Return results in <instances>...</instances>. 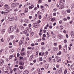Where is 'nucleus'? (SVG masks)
<instances>
[{"label": "nucleus", "mask_w": 74, "mask_h": 74, "mask_svg": "<svg viewBox=\"0 0 74 74\" xmlns=\"http://www.w3.org/2000/svg\"><path fill=\"white\" fill-rule=\"evenodd\" d=\"M53 49L54 51H58V48L57 47H53Z\"/></svg>", "instance_id": "obj_10"}, {"label": "nucleus", "mask_w": 74, "mask_h": 74, "mask_svg": "<svg viewBox=\"0 0 74 74\" xmlns=\"http://www.w3.org/2000/svg\"><path fill=\"white\" fill-rule=\"evenodd\" d=\"M20 30H23L24 29V27L23 26H21L20 27Z\"/></svg>", "instance_id": "obj_13"}, {"label": "nucleus", "mask_w": 74, "mask_h": 74, "mask_svg": "<svg viewBox=\"0 0 74 74\" xmlns=\"http://www.w3.org/2000/svg\"><path fill=\"white\" fill-rule=\"evenodd\" d=\"M49 27L50 29H52V26L51 25L49 26Z\"/></svg>", "instance_id": "obj_52"}, {"label": "nucleus", "mask_w": 74, "mask_h": 74, "mask_svg": "<svg viewBox=\"0 0 74 74\" xmlns=\"http://www.w3.org/2000/svg\"><path fill=\"white\" fill-rule=\"evenodd\" d=\"M25 22L26 23H28V22H29V21H28V20H27V19H25Z\"/></svg>", "instance_id": "obj_31"}, {"label": "nucleus", "mask_w": 74, "mask_h": 74, "mask_svg": "<svg viewBox=\"0 0 74 74\" xmlns=\"http://www.w3.org/2000/svg\"><path fill=\"white\" fill-rule=\"evenodd\" d=\"M3 49H1V50L0 51V53H1L2 52H3Z\"/></svg>", "instance_id": "obj_56"}, {"label": "nucleus", "mask_w": 74, "mask_h": 74, "mask_svg": "<svg viewBox=\"0 0 74 74\" xmlns=\"http://www.w3.org/2000/svg\"><path fill=\"white\" fill-rule=\"evenodd\" d=\"M62 54V52L61 51H59L58 53H57L58 55H60Z\"/></svg>", "instance_id": "obj_27"}, {"label": "nucleus", "mask_w": 74, "mask_h": 74, "mask_svg": "<svg viewBox=\"0 0 74 74\" xmlns=\"http://www.w3.org/2000/svg\"><path fill=\"white\" fill-rule=\"evenodd\" d=\"M1 42H4V40H3V38H2L1 39Z\"/></svg>", "instance_id": "obj_50"}, {"label": "nucleus", "mask_w": 74, "mask_h": 74, "mask_svg": "<svg viewBox=\"0 0 74 74\" xmlns=\"http://www.w3.org/2000/svg\"><path fill=\"white\" fill-rule=\"evenodd\" d=\"M57 45H58V44H57L56 43H54V45L55 46H57Z\"/></svg>", "instance_id": "obj_35"}, {"label": "nucleus", "mask_w": 74, "mask_h": 74, "mask_svg": "<svg viewBox=\"0 0 74 74\" xmlns=\"http://www.w3.org/2000/svg\"><path fill=\"white\" fill-rule=\"evenodd\" d=\"M54 11H56L57 10V9H56V8H55V9H54L53 10Z\"/></svg>", "instance_id": "obj_45"}, {"label": "nucleus", "mask_w": 74, "mask_h": 74, "mask_svg": "<svg viewBox=\"0 0 74 74\" xmlns=\"http://www.w3.org/2000/svg\"><path fill=\"white\" fill-rule=\"evenodd\" d=\"M55 19V18H51V21H52V20L53 21H54Z\"/></svg>", "instance_id": "obj_41"}, {"label": "nucleus", "mask_w": 74, "mask_h": 74, "mask_svg": "<svg viewBox=\"0 0 74 74\" xmlns=\"http://www.w3.org/2000/svg\"><path fill=\"white\" fill-rule=\"evenodd\" d=\"M19 64L20 65H23V64H24V62L22 61L20 62Z\"/></svg>", "instance_id": "obj_12"}, {"label": "nucleus", "mask_w": 74, "mask_h": 74, "mask_svg": "<svg viewBox=\"0 0 74 74\" xmlns=\"http://www.w3.org/2000/svg\"><path fill=\"white\" fill-rule=\"evenodd\" d=\"M64 8V7L63 6H61L59 7V9L61 10V9H62V8Z\"/></svg>", "instance_id": "obj_26"}, {"label": "nucleus", "mask_w": 74, "mask_h": 74, "mask_svg": "<svg viewBox=\"0 0 74 74\" xmlns=\"http://www.w3.org/2000/svg\"><path fill=\"white\" fill-rule=\"evenodd\" d=\"M23 58L22 57H20V58H19V60H23Z\"/></svg>", "instance_id": "obj_19"}, {"label": "nucleus", "mask_w": 74, "mask_h": 74, "mask_svg": "<svg viewBox=\"0 0 74 74\" xmlns=\"http://www.w3.org/2000/svg\"><path fill=\"white\" fill-rule=\"evenodd\" d=\"M24 74H29V71H25L23 72Z\"/></svg>", "instance_id": "obj_9"}, {"label": "nucleus", "mask_w": 74, "mask_h": 74, "mask_svg": "<svg viewBox=\"0 0 74 74\" xmlns=\"http://www.w3.org/2000/svg\"><path fill=\"white\" fill-rule=\"evenodd\" d=\"M14 17H12V18H10L9 19V20L10 21H13V20H14Z\"/></svg>", "instance_id": "obj_14"}, {"label": "nucleus", "mask_w": 74, "mask_h": 74, "mask_svg": "<svg viewBox=\"0 0 74 74\" xmlns=\"http://www.w3.org/2000/svg\"><path fill=\"white\" fill-rule=\"evenodd\" d=\"M23 32V33H24V34H26V33H27V30H26L24 31Z\"/></svg>", "instance_id": "obj_21"}, {"label": "nucleus", "mask_w": 74, "mask_h": 74, "mask_svg": "<svg viewBox=\"0 0 74 74\" xmlns=\"http://www.w3.org/2000/svg\"><path fill=\"white\" fill-rule=\"evenodd\" d=\"M16 70V68H14V71H15Z\"/></svg>", "instance_id": "obj_47"}, {"label": "nucleus", "mask_w": 74, "mask_h": 74, "mask_svg": "<svg viewBox=\"0 0 74 74\" xmlns=\"http://www.w3.org/2000/svg\"><path fill=\"white\" fill-rule=\"evenodd\" d=\"M67 73V69H66L65 71H64V74H66Z\"/></svg>", "instance_id": "obj_24"}, {"label": "nucleus", "mask_w": 74, "mask_h": 74, "mask_svg": "<svg viewBox=\"0 0 74 74\" xmlns=\"http://www.w3.org/2000/svg\"><path fill=\"white\" fill-rule=\"evenodd\" d=\"M8 10H7L6 11H5V13H8Z\"/></svg>", "instance_id": "obj_48"}, {"label": "nucleus", "mask_w": 74, "mask_h": 74, "mask_svg": "<svg viewBox=\"0 0 74 74\" xmlns=\"http://www.w3.org/2000/svg\"><path fill=\"white\" fill-rule=\"evenodd\" d=\"M3 71H4V72H5V73H8V71H7V69L5 68L4 69L3 68Z\"/></svg>", "instance_id": "obj_4"}, {"label": "nucleus", "mask_w": 74, "mask_h": 74, "mask_svg": "<svg viewBox=\"0 0 74 74\" xmlns=\"http://www.w3.org/2000/svg\"><path fill=\"white\" fill-rule=\"evenodd\" d=\"M19 4V3H15V5H18Z\"/></svg>", "instance_id": "obj_38"}, {"label": "nucleus", "mask_w": 74, "mask_h": 74, "mask_svg": "<svg viewBox=\"0 0 74 74\" xmlns=\"http://www.w3.org/2000/svg\"><path fill=\"white\" fill-rule=\"evenodd\" d=\"M16 25H14V29L16 30Z\"/></svg>", "instance_id": "obj_32"}, {"label": "nucleus", "mask_w": 74, "mask_h": 74, "mask_svg": "<svg viewBox=\"0 0 74 74\" xmlns=\"http://www.w3.org/2000/svg\"><path fill=\"white\" fill-rule=\"evenodd\" d=\"M29 18L30 19H32V16H29Z\"/></svg>", "instance_id": "obj_43"}, {"label": "nucleus", "mask_w": 74, "mask_h": 74, "mask_svg": "<svg viewBox=\"0 0 74 74\" xmlns=\"http://www.w3.org/2000/svg\"><path fill=\"white\" fill-rule=\"evenodd\" d=\"M33 56H34L33 55H32L30 56V58L29 59V61H32V59H33Z\"/></svg>", "instance_id": "obj_8"}, {"label": "nucleus", "mask_w": 74, "mask_h": 74, "mask_svg": "<svg viewBox=\"0 0 74 74\" xmlns=\"http://www.w3.org/2000/svg\"><path fill=\"white\" fill-rule=\"evenodd\" d=\"M39 3H41V0H39Z\"/></svg>", "instance_id": "obj_59"}, {"label": "nucleus", "mask_w": 74, "mask_h": 74, "mask_svg": "<svg viewBox=\"0 0 74 74\" xmlns=\"http://www.w3.org/2000/svg\"><path fill=\"white\" fill-rule=\"evenodd\" d=\"M37 23H34L33 25V26L34 27H35V28H37V27L36 26H37Z\"/></svg>", "instance_id": "obj_6"}, {"label": "nucleus", "mask_w": 74, "mask_h": 74, "mask_svg": "<svg viewBox=\"0 0 74 74\" xmlns=\"http://www.w3.org/2000/svg\"><path fill=\"white\" fill-rule=\"evenodd\" d=\"M45 44V43H44V42H43L41 43V45H44Z\"/></svg>", "instance_id": "obj_33"}, {"label": "nucleus", "mask_w": 74, "mask_h": 74, "mask_svg": "<svg viewBox=\"0 0 74 74\" xmlns=\"http://www.w3.org/2000/svg\"><path fill=\"white\" fill-rule=\"evenodd\" d=\"M62 35H59L58 36V38H59V39H61V38H62Z\"/></svg>", "instance_id": "obj_17"}, {"label": "nucleus", "mask_w": 74, "mask_h": 74, "mask_svg": "<svg viewBox=\"0 0 74 74\" xmlns=\"http://www.w3.org/2000/svg\"><path fill=\"white\" fill-rule=\"evenodd\" d=\"M43 37H46V35H45V34H43Z\"/></svg>", "instance_id": "obj_42"}, {"label": "nucleus", "mask_w": 74, "mask_h": 74, "mask_svg": "<svg viewBox=\"0 0 74 74\" xmlns=\"http://www.w3.org/2000/svg\"><path fill=\"white\" fill-rule=\"evenodd\" d=\"M40 8H41L42 9L44 8V6H42V5H41L40 6Z\"/></svg>", "instance_id": "obj_51"}, {"label": "nucleus", "mask_w": 74, "mask_h": 74, "mask_svg": "<svg viewBox=\"0 0 74 74\" xmlns=\"http://www.w3.org/2000/svg\"><path fill=\"white\" fill-rule=\"evenodd\" d=\"M60 30H62V29H63V26H62V25H61L60 26Z\"/></svg>", "instance_id": "obj_22"}, {"label": "nucleus", "mask_w": 74, "mask_h": 74, "mask_svg": "<svg viewBox=\"0 0 74 74\" xmlns=\"http://www.w3.org/2000/svg\"><path fill=\"white\" fill-rule=\"evenodd\" d=\"M28 8H25V13H27L28 12Z\"/></svg>", "instance_id": "obj_15"}, {"label": "nucleus", "mask_w": 74, "mask_h": 74, "mask_svg": "<svg viewBox=\"0 0 74 74\" xmlns=\"http://www.w3.org/2000/svg\"><path fill=\"white\" fill-rule=\"evenodd\" d=\"M46 54L47 55L48 54V52L47 51H46L45 52Z\"/></svg>", "instance_id": "obj_46"}, {"label": "nucleus", "mask_w": 74, "mask_h": 74, "mask_svg": "<svg viewBox=\"0 0 74 74\" xmlns=\"http://www.w3.org/2000/svg\"><path fill=\"white\" fill-rule=\"evenodd\" d=\"M25 53H21V55L23 56V55H25Z\"/></svg>", "instance_id": "obj_49"}, {"label": "nucleus", "mask_w": 74, "mask_h": 74, "mask_svg": "<svg viewBox=\"0 0 74 74\" xmlns=\"http://www.w3.org/2000/svg\"><path fill=\"white\" fill-rule=\"evenodd\" d=\"M24 50H25V48H22L21 49V51L22 52H23V51H24Z\"/></svg>", "instance_id": "obj_39"}, {"label": "nucleus", "mask_w": 74, "mask_h": 74, "mask_svg": "<svg viewBox=\"0 0 74 74\" xmlns=\"http://www.w3.org/2000/svg\"><path fill=\"white\" fill-rule=\"evenodd\" d=\"M57 62H59L60 61V59H59V58H58L57 59Z\"/></svg>", "instance_id": "obj_40"}, {"label": "nucleus", "mask_w": 74, "mask_h": 74, "mask_svg": "<svg viewBox=\"0 0 74 74\" xmlns=\"http://www.w3.org/2000/svg\"><path fill=\"white\" fill-rule=\"evenodd\" d=\"M18 9H16L14 10V11H18Z\"/></svg>", "instance_id": "obj_62"}, {"label": "nucleus", "mask_w": 74, "mask_h": 74, "mask_svg": "<svg viewBox=\"0 0 74 74\" xmlns=\"http://www.w3.org/2000/svg\"><path fill=\"white\" fill-rule=\"evenodd\" d=\"M60 5H63V3L62 2H60Z\"/></svg>", "instance_id": "obj_29"}, {"label": "nucleus", "mask_w": 74, "mask_h": 74, "mask_svg": "<svg viewBox=\"0 0 74 74\" xmlns=\"http://www.w3.org/2000/svg\"><path fill=\"white\" fill-rule=\"evenodd\" d=\"M62 14H63V15H65V14H66V12L65 11H63L62 12Z\"/></svg>", "instance_id": "obj_23"}, {"label": "nucleus", "mask_w": 74, "mask_h": 74, "mask_svg": "<svg viewBox=\"0 0 74 74\" xmlns=\"http://www.w3.org/2000/svg\"><path fill=\"white\" fill-rule=\"evenodd\" d=\"M29 40V37H27L26 39V40L27 41H28Z\"/></svg>", "instance_id": "obj_34"}, {"label": "nucleus", "mask_w": 74, "mask_h": 74, "mask_svg": "<svg viewBox=\"0 0 74 74\" xmlns=\"http://www.w3.org/2000/svg\"><path fill=\"white\" fill-rule=\"evenodd\" d=\"M66 47H64V48H63V49L64 51H66V52H67V46H66Z\"/></svg>", "instance_id": "obj_7"}, {"label": "nucleus", "mask_w": 74, "mask_h": 74, "mask_svg": "<svg viewBox=\"0 0 74 74\" xmlns=\"http://www.w3.org/2000/svg\"><path fill=\"white\" fill-rule=\"evenodd\" d=\"M67 18L68 19H70V17H69V16L67 17Z\"/></svg>", "instance_id": "obj_64"}, {"label": "nucleus", "mask_w": 74, "mask_h": 74, "mask_svg": "<svg viewBox=\"0 0 74 74\" xmlns=\"http://www.w3.org/2000/svg\"><path fill=\"white\" fill-rule=\"evenodd\" d=\"M34 7V6L33 4H31V6H29V9H32V8H33Z\"/></svg>", "instance_id": "obj_5"}, {"label": "nucleus", "mask_w": 74, "mask_h": 74, "mask_svg": "<svg viewBox=\"0 0 74 74\" xmlns=\"http://www.w3.org/2000/svg\"><path fill=\"white\" fill-rule=\"evenodd\" d=\"M63 1V2H65V0H60V2H61V1Z\"/></svg>", "instance_id": "obj_36"}, {"label": "nucleus", "mask_w": 74, "mask_h": 74, "mask_svg": "<svg viewBox=\"0 0 74 74\" xmlns=\"http://www.w3.org/2000/svg\"><path fill=\"white\" fill-rule=\"evenodd\" d=\"M71 35L72 38H74V33L73 31L71 32Z\"/></svg>", "instance_id": "obj_3"}, {"label": "nucleus", "mask_w": 74, "mask_h": 74, "mask_svg": "<svg viewBox=\"0 0 74 74\" xmlns=\"http://www.w3.org/2000/svg\"><path fill=\"white\" fill-rule=\"evenodd\" d=\"M63 20L64 21H67V18H65L63 19Z\"/></svg>", "instance_id": "obj_58"}, {"label": "nucleus", "mask_w": 74, "mask_h": 74, "mask_svg": "<svg viewBox=\"0 0 74 74\" xmlns=\"http://www.w3.org/2000/svg\"><path fill=\"white\" fill-rule=\"evenodd\" d=\"M20 68L21 69H23V67L22 66H20Z\"/></svg>", "instance_id": "obj_53"}, {"label": "nucleus", "mask_w": 74, "mask_h": 74, "mask_svg": "<svg viewBox=\"0 0 74 74\" xmlns=\"http://www.w3.org/2000/svg\"><path fill=\"white\" fill-rule=\"evenodd\" d=\"M70 10H69V9H68L67 10V12H68V13H70Z\"/></svg>", "instance_id": "obj_30"}, {"label": "nucleus", "mask_w": 74, "mask_h": 74, "mask_svg": "<svg viewBox=\"0 0 74 74\" xmlns=\"http://www.w3.org/2000/svg\"><path fill=\"white\" fill-rule=\"evenodd\" d=\"M71 68L72 69H74V65H72L71 66Z\"/></svg>", "instance_id": "obj_20"}, {"label": "nucleus", "mask_w": 74, "mask_h": 74, "mask_svg": "<svg viewBox=\"0 0 74 74\" xmlns=\"http://www.w3.org/2000/svg\"><path fill=\"white\" fill-rule=\"evenodd\" d=\"M34 10H37V7H36L34 8Z\"/></svg>", "instance_id": "obj_57"}, {"label": "nucleus", "mask_w": 74, "mask_h": 74, "mask_svg": "<svg viewBox=\"0 0 74 74\" xmlns=\"http://www.w3.org/2000/svg\"><path fill=\"white\" fill-rule=\"evenodd\" d=\"M56 15V13H54L53 14V16H55V15Z\"/></svg>", "instance_id": "obj_54"}, {"label": "nucleus", "mask_w": 74, "mask_h": 74, "mask_svg": "<svg viewBox=\"0 0 74 74\" xmlns=\"http://www.w3.org/2000/svg\"><path fill=\"white\" fill-rule=\"evenodd\" d=\"M40 61H42V58H40L39 59Z\"/></svg>", "instance_id": "obj_37"}, {"label": "nucleus", "mask_w": 74, "mask_h": 74, "mask_svg": "<svg viewBox=\"0 0 74 74\" xmlns=\"http://www.w3.org/2000/svg\"><path fill=\"white\" fill-rule=\"evenodd\" d=\"M27 49H31V47H27Z\"/></svg>", "instance_id": "obj_44"}, {"label": "nucleus", "mask_w": 74, "mask_h": 74, "mask_svg": "<svg viewBox=\"0 0 74 74\" xmlns=\"http://www.w3.org/2000/svg\"><path fill=\"white\" fill-rule=\"evenodd\" d=\"M24 40H21L19 42V44L20 45H21L23 43Z\"/></svg>", "instance_id": "obj_2"}, {"label": "nucleus", "mask_w": 74, "mask_h": 74, "mask_svg": "<svg viewBox=\"0 0 74 74\" xmlns=\"http://www.w3.org/2000/svg\"><path fill=\"white\" fill-rule=\"evenodd\" d=\"M14 37H15V36H14V35H12L11 36V38L12 39H13V38H14Z\"/></svg>", "instance_id": "obj_28"}, {"label": "nucleus", "mask_w": 74, "mask_h": 74, "mask_svg": "<svg viewBox=\"0 0 74 74\" xmlns=\"http://www.w3.org/2000/svg\"><path fill=\"white\" fill-rule=\"evenodd\" d=\"M11 6L13 7H16V5H15V3H12L11 5Z\"/></svg>", "instance_id": "obj_11"}, {"label": "nucleus", "mask_w": 74, "mask_h": 74, "mask_svg": "<svg viewBox=\"0 0 74 74\" xmlns=\"http://www.w3.org/2000/svg\"><path fill=\"white\" fill-rule=\"evenodd\" d=\"M27 30L28 31V32H30L31 30V28L29 27H28L27 28Z\"/></svg>", "instance_id": "obj_16"}, {"label": "nucleus", "mask_w": 74, "mask_h": 74, "mask_svg": "<svg viewBox=\"0 0 74 74\" xmlns=\"http://www.w3.org/2000/svg\"><path fill=\"white\" fill-rule=\"evenodd\" d=\"M64 42H65V43H66V42H67V40H64Z\"/></svg>", "instance_id": "obj_60"}, {"label": "nucleus", "mask_w": 74, "mask_h": 74, "mask_svg": "<svg viewBox=\"0 0 74 74\" xmlns=\"http://www.w3.org/2000/svg\"><path fill=\"white\" fill-rule=\"evenodd\" d=\"M4 18H3V19H2V20L1 21V22H3L4 21Z\"/></svg>", "instance_id": "obj_61"}, {"label": "nucleus", "mask_w": 74, "mask_h": 74, "mask_svg": "<svg viewBox=\"0 0 74 74\" xmlns=\"http://www.w3.org/2000/svg\"><path fill=\"white\" fill-rule=\"evenodd\" d=\"M26 36L28 37V36H29V34H26Z\"/></svg>", "instance_id": "obj_63"}, {"label": "nucleus", "mask_w": 74, "mask_h": 74, "mask_svg": "<svg viewBox=\"0 0 74 74\" xmlns=\"http://www.w3.org/2000/svg\"><path fill=\"white\" fill-rule=\"evenodd\" d=\"M0 62L1 63H4V60L1 59H0Z\"/></svg>", "instance_id": "obj_18"}, {"label": "nucleus", "mask_w": 74, "mask_h": 74, "mask_svg": "<svg viewBox=\"0 0 74 74\" xmlns=\"http://www.w3.org/2000/svg\"><path fill=\"white\" fill-rule=\"evenodd\" d=\"M58 72L59 73H62V69H60L59 71V70H58Z\"/></svg>", "instance_id": "obj_25"}, {"label": "nucleus", "mask_w": 74, "mask_h": 74, "mask_svg": "<svg viewBox=\"0 0 74 74\" xmlns=\"http://www.w3.org/2000/svg\"><path fill=\"white\" fill-rule=\"evenodd\" d=\"M42 39L43 40H45V38H44V37L42 38Z\"/></svg>", "instance_id": "obj_55"}, {"label": "nucleus", "mask_w": 74, "mask_h": 74, "mask_svg": "<svg viewBox=\"0 0 74 74\" xmlns=\"http://www.w3.org/2000/svg\"><path fill=\"white\" fill-rule=\"evenodd\" d=\"M9 30L10 31V33H12L14 30V27L12 26L10 27L9 28Z\"/></svg>", "instance_id": "obj_1"}]
</instances>
